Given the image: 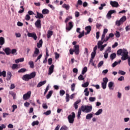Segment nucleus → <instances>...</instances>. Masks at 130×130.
I'll list each match as a JSON object with an SVG mask.
<instances>
[{
    "mask_svg": "<svg viewBox=\"0 0 130 130\" xmlns=\"http://www.w3.org/2000/svg\"><path fill=\"white\" fill-rule=\"evenodd\" d=\"M31 97V91H28L23 95V100H28Z\"/></svg>",
    "mask_w": 130,
    "mask_h": 130,
    "instance_id": "obj_7",
    "label": "nucleus"
},
{
    "mask_svg": "<svg viewBox=\"0 0 130 130\" xmlns=\"http://www.w3.org/2000/svg\"><path fill=\"white\" fill-rule=\"evenodd\" d=\"M74 49L73 50V49H70V54L71 55L74 54V52H75V54L78 55L80 53V46L79 45H76L74 46Z\"/></svg>",
    "mask_w": 130,
    "mask_h": 130,
    "instance_id": "obj_4",
    "label": "nucleus"
},
{
    "mask_svg": "<svg viewBox=\"0 0 130 130\" xmlns=\"http://www.w3.org/2000/svg\"><path fill=\"white\" fill-rule=\"evenodd\" d=\"M114 13H116V11L115 10H110L108 12L107 14V18H109L110 19L111 18V14H114Z\"/></svg>",
    "mask_w": 130,
    "mask_h": 130,
    "instance_id": "obj_12",
    "label": "nucleus"
},
{
    "mask_svg": "<svg viewBox=\"0 0 130 130\" xmlns=\"http://www.w3.org/2000/svg\"><path fill=\"white\" fill-rule=\"evenodd\" d=\"M48 63L49 66H51L52 64V58H50L48 59Z\"/></svg>",
    "mask_w": 130,
    "mask_h": 130,
    "instance_id": "obj_51",
    "label": "nucleus"
},
{
    "mask_svg": "<svg viewBox=\"0 0 130 130\" xmlns=\"http://www.w3.org/2000/svg\"><path fill=\"white\" fill-rule=\"evenodd\" d=\"M55 57L56 59L59 58V54L57 52H55Z\"/></svg>",
    "mask_w": 130,
    "mask_h": 130,
    "instance_id": "obj_57",
    "label": "nucleus"
},
{
    "mask_svg": "<svg viewBox=\"0 0 130 130\" xmlns=\"http://www.w3.org/2000/svg\"><path fill=\"white\" fill-rule=\"evenodd\" d=\"M42 13L43 15H47L49 14V11L48 10V9H44L42 11Z\"/></svg>",
    "mask_w": 130,
    "mask_h": 130,
    "instance_id": "obj_21",
    "label": "nucleus"
},
{
    "mask_svg": "<svg viewBox=\"0 0 130 130\" xmlns=\"http://www.w3.org/2000/svg\"><path fill=\"white\" fill-rule=\"evenodd\" d=\"M39 53H40V51L38 48H35L34 54L32 55L33 57H36V56H37Z\"/></svg>",
    "mask_w": 130,
    "mask_h": 130,
    "instance_id": "obj_15",
    "label": "nucleus"
},
{
    "mask_svg": "<svg viewBox=\"0 0 130 130\" xmlns=\"http://www.w3.org/2000/svg\"><path fill=\"white\" fill-rule=\"evenodd\" d=\"M59 94H60V96L62 97V96H63V95L66 94V91L63 89L60 90L59 91Z\"/></svg>",
    "mask_w": 130,
    "mask_h": 130,
    "instance_id": "obj_39",
    "label": "nucleus"
},
{
    "mask_svg": "<svg viewBox=\"0 0 130 130\" xmlns=\"http://www.w3.org/2000/svg\"><path fill=\"white\" fill-rule=\"evenodd\" d=\"M73 27H74V25H73V22L70 21L68 25V24L66 25V29L68 31H70V30H72Z\"/></svg>",
    "mask_w": 130,
    "mask_h": 130,
    "instance_id": "obj_8",
    "label": "nucleus"
},
{
    "mask_svg": "<svg viewBox=\"0 0 130 130\" xmlns=\"http://www.w3.org/2000/svg\"><path fill=\"white\" fill-rule=\"evenodd\" d=\"M54 70V66L53 64H52L49 68L48 75H51V74L53 73Z\"/></svg>",
    "mask_w": 130,
    "mask_h": 130,
    "instance_id": "obj_16",
    "label": "nucleus"
},
{
    "mask_svg": "<svg viewBox=\"0 0 130 130\" xmlns=\"http://www.w3.org/2000/svg\"><path fill=\"white\" fill-rule=\"evenodd\" d=\"M104 57L106 59L108 58V52H105V53H104Z\"/></svg>",
    "mask_w": 130,
    "mask_h": 130,
    "instance_id": "obj_64",
    "label": "nucleus"
},
{
    "mask_svg": "<svg viewBox=\"0 0 130 130\" xmlns=\"http://www.w3.org/2000/svg\"><path fill=\"white\" fill-rule=\"evenodd\" d=\"M5 44V38L0 37V45H4Z\"/></svg>",
    "mask_w": 130,
    "mask_h": 130,
    "instance_id": "obj_29",
    "label": "nucleus"
},
{
    "mask_svg": "<svg viewBox=\"0 0 130 130\" xmlns=\"http://www.w3.org/2000/svg\"><path fill=\"white\" fill-rule=\"evenodd\" d=\"M4 51L7 55H10L11 54V49L10 48H6Z\"/></svg>",
    "mask_w": 130,
    "mask_h": 130,
    "instance_id": "obj_19",
    "label": "nucleus"
},
{
    "mask_svg": "<svg viewBox=\"0 0 130 130\" xmlns=\"http://www.w3.org/2000/svg\"><path fill=\"white\" fill-rule=\"evenodd\" d=\"M35 25L38 29H40L41 28V20L38 19L35 23Z\"/></svg>",
    "mask_w": 130,
    "mask_h": 130,
    "instance_id": "obj_10",
    "label": "nucleus"
},
{
    "mask_svg": "<svg viewBox=\"0 0 130 130\" xmlns=\"http://www.w3.org/2000/svg\"><path fill=\"white\" fill-rule=\"evenodd\" d=\"M51 114V110H48V111H47L46 112H44L43 113V114L44 115H49L50 114Z\"/></svg>",
    "mask_w": 130,
    "mask_h": 130,
    "instance_id": "obj_48",
    "label": "nucleus"
},
{
    "mask_svg": "<svg viewBox=\"0 0 130 130\" xmlns=\"http://www.w3.org/2000/svg\"><path fill=\"white\" fill-rule=\"evenodd\" d=\"M117 55H122V60H126L128 58V52L126 49H119L117 51Z\"/></svg>",
    "mask_w": 130,
    "mask_h": 130,
    "instance_id": "obj_2",
    "label": "nucleus"
},
{
    "mask_svg": "<svg viewBox=\"0 0 130 130\" xmlns=\"http://www.w3.org/2000/svg\"><path fill=\"white\" fill-rule=\"evenodd\" d=\"M45 83H46V82H40L37 85L38 88H40V87H41L42 86H43V85H44V84H45Z\"/></svg>",
    "mask_w": 130,
    "mask_h": 130,
    "instance_id": "obj_36",
    "label": "nucleus"
},
{
    "mask_svg": "<svg viewBox=\"0 0 130 130\" xmlns=\"http://www.w3.org/2000/svg\"><path fill=\"white\" fill-rule=\"evenodd\" d=\"M35 77H36V72H34L30 74H26L23 75L22 79L24 80V81H29V80L34 78Z\"/></svg>",
    "mask_w": 130,
    "mask_h": 130,
    "instance_id": "obj_3",
    "label": "nucleus"
},
{
    "mask_svg": "<svg viewBox=\"0 0 130 130\" xmlns=\"http://www.w3.org/2000/svg\"><path fill=\"white\" fill-rule=\"evenodd\" d=\"M68 129H69V128L67 127V126H63L60 129V130H68Z\"/></svg>",
    "mask_w": 130,
    "mask_h": 130,
    "instance_id": "obj_56",
    "label": "nucleus"
},
{
    "mask_svg": "<svg viewBox=\"0 0 130 130\" xmlns=\"http://www.w3.org/2000/svg\"><path fill=\"white\" fill-rule=\"evenodd\" d=\"M110 4L111 6L113 7V8H118V7H119V4H118V2L116 1H111Z\"/></svg>",
    "mask_w": 130,
    "mask_h": 130,
    "instance_id": "obj_9",
    "label": "nucleus"
},
{
    "mask_svg": "<svg viewBox=\"0 0 130 130\" xmlns=\"http://www.w3.org/2000/svg\"><path fill=\"white\" fill-rule=\"evenodd\" d=\"M106 6V4L104 3L101 4V6L99 8V10H103V7Z\"/></svg>",
    "mask_w": 130,
    "mask_h": 130,
    "instance_id": "obj_49",
    "label": "nucleus"
},
{
    "mask_svg": "<svg viewBox=\"0 0 130 130\" xmlns=\"http://www.w3.org/2000/svg\"><path fill=\"white\" fill-rule=\"evenodd\" d=\"M118 74L119 75H122V76H123V75H125V72L122 71V70H119L118 71Z\"/></svg>",
    "mask_w": 130,
    "mask_h": 130,
    "instance_id": "obj_50",
    "label": "nucleus"
},
{
    "mask_svg": "<svg viewBox=\"0 0 130 130\" xmlns=\"http://www.w3.org/2000/svg\"><path fill=\"white\" fill-rule=\"evenodd\" d=\"M87 71H88V69L87 68V67H84L82 71V75H85L86 73H87Z\"/></svg>",
    "mask_w": 130,
    "mask_h": 130,
    "instance_id": "obj_35",
    "label": "nucleus"
},
{
    "mask_svg": "<svg viewBox=\"0 0 130 130\" xmlns=\"http://www.w3.org/2000/svg\"><path fill=\"white\" fill-rule=\"evenodd\" d=\"M108 87L110 90H113L114 87V83L112 82H110L108 84Z\"/></svg>",
    "mask_w": 130,
    "mask_h": 130,
    "instance_id": "obj_18",
    "label": "nucleus"
},
{
    "mask_svg": "<svg viewBox=\"0 0 130 130\" xmlns=\"http://www.w3.org/2000/svg\"><path fill=\"white\" fill-rule=\"evenodd\" d=\"M17 68H18V64H13L12 65V70H16V69H17Z\"/></svg>",
    "mask_w": 130,
    "mask_h": 130,
    "instance_id": "obj_54",
    "label": "nucleus"
},
{
    "mask_svg": "<svg viewBox=\"0 0 130 130\" xmlns=\"http://www.w3.org/2000/svg\"><path fill=\"white\" fill-rule=\"evenodd\" d=\"M75 117H76V114H75V112H72V114L68 116V119L69 123H74V121H75Z\"/></svg>",
    "mask_w": 130,
    "mask_h": 130,
    "instance_id": "obj_5",
    "label": "nucleus"
},
{
    "mask_svg": "<svg viewBox=\"0 0 130 130\" xmlns=\"http://www.w3.org/2000/svg\"><path fill=\"white\" fill-rule=\"evenodd\" d=\"M93 112L88 114L86 116V119H88V120H90L91 119V118H92V117H93Z\"/></svg>",
    "mask_w": 130,
    "mask_h": 130,
    "instance_id": "obj_20",
    "label": "nucleus"
},
{
    "mask_svg": "<svg viewBox=\"0 0 130 130\" xmlns=\"http://www.w3.org/2000/svg\"><path fill=\"white\" fill-rule=\"evenodd\" d=\"M77 5L78 6H82V5H83V2L82 0H78L77 2Z\"/></svg>",
    "mask_w": 130,
    "mask_h": 130,
    "instance_id": "obj_60",
    "label": "nucleus"
},
{
    "mask_svg": "<svg viewBox=\"0 0 130 130\" xmlns=\"http://www.w3.org/2000/svg\"><path fill=\"white\" fill-rule=\"evenodd\" d=\"M84 95L85 96H89V91H88V88H86L85 89H84Z\"/></svg>",
    "mask_w": 130,
    "mask_h": 130,
    "instance_id": "obj_37",
    "label": "nucleus"
},
{
    "mask_svg": "<svg viewBox=\"0 0 130 130\" xmlns=\"http://www.w3.org/2000/svg\"><path fill=\"white\" fill-rule=\"evenodd\" d=\"M85 29L86 31H87V32L85 33V35H88V34H89V33L91 32V30H92V28L90 25L85 27Z\"/></svg>",
    "mask_w": 130,
    "mask_h": 130,
    "instance_id": "obj_13",
    "label": "nucleus"
},
{
    "mask_svg": "<svg viewBox=\"0 0 130 130\" xmlns=\"http://www.w3.org/2000/svg\"><path fill=\"white\" fill-rule=\"evenodd\" d=\"M91 56L92 59H94L95 56H96V52H92L91 54Z\"/></svg>",
    "mask_w": 130,
    "mask_h": 130,
    "instance_id": "obj_45",
    "label": "nucleus"
},
{
    "mask_svg": "<svg viewBox=\"0 0 130 130\" xmlns=\"http://www.w3.org/2000/svg\"><path fill=\"white\" fill-rule=\"evenodd\" d=\"M103 112V110L102 109H100L98 111L94 114V115H100Z\"/></svg>",
    "mask_w": 130,
    "mask_h": 130,
    "instance_id": "obj_23",
    "label": "nucleus"
},
{
    "mask_svg": "<svg viewBox=\"0 0 130 130\" xmlns=\"http://www.w3.org/2000/svg\"><path fill=\"white\" fill-rule=\"evenodd\" d=\"M110 57L111 60H113V59L116 57V53H113L111 54Z\"/></svg>",
    "mask_w": 130,
    "mask_h": 130,
    "instance_id": "obj_27",
    "label": "nucleus"
},
{
    "mask_svg": "<svg viewBox=\"0 0 130 130\" xmlns=\"http://www.w3.org/2000/svg\"><path fill=\"white\" fill-rule=\"evenodd\" d=\"M12 78V73L11 72H8L6 76L7 81H10Z\"/></svg>",
    "mask_w": 130,
    "mask_h": 130,
    "instance_id": "obj_17",
    "label": "nucleus"
},
{
    "mask_svg": "<svg viewBox=\"0 0 130 130\" xmlns=\"http://www.w3.org/2000/svg\"><path fill=\"white\" fill-rule=\"evenodd\" d=\"M53 93V91L52 90L49 91L48 94L46 95V99H49V98L51 97V95H52Z\"/></svg>",
    "mask_w": 130,
    "mask_h": 130,
    "instance_id": "obj_25",
    "label": "nucleus"
},
{
    "mask_svg": "<svg viewBox=\"0 0 130 130\" xmlns=\"http://www.w3.org/2000/svg\"><path fill=\"white\" fill-rule=\"evenodd\" d=\"M36 85V83L34 82H31L29 83V86L30 87H34V86Z\"/></svg>",
    "mask_w": 130,
    "mask_h": 130,
    "instance_id": "obj_59",
    "label": "nucleus"
},
{
    "mask_svg": "<svg viewBox=\"0 0 130 130\" xmlns=\"http://www.w3.org/2000/svg\"><path fill=\"white\" fill-rule=\"evenodd\" d=\"M4 128H6V125L2 124L0 126V130H3V129H4Z\"/></svg>",
    "mask_w": 130,
    "mask_h": 130,
    "instance_id": "obj_62",
    "label": "nucleus"
},
{
    "mask_svg": "<svg viewBox=\"0 0 130 130\" xmlns=\"http://www.w3.org/2000/svg\"><path fill=\"white\" fill-rule=\"evenodd\" d=\"M25 72H27V69L22 68L18 71V73H25Z\"/></svg>",
    "mask_w": 130,
    "mask_h": 130,
    "instance_id": "obj_40",
    "label": "nucleus"
},
{
    "mask_svg": "<svg viewBox=\"0 0 130 130\" xmlns=\"http://www.w3.org/2000/svg\"><path fill=\"white\" fill-rule=\"evenodd\" d=\"M28 37H31L32 38H34L35 40H37V36L36 35V34L35 32L34 33H30L28 32L27 34Z\"/></svg>",
    "mask_w": 130,
    "mask_h": 130,
    "instance_id": "obj_11",
    "label": "nucleus"
},
{
    "mask_svg": "<svg viewBox=\"0 0 130 130\" xmlns=\"http://www.w3.org/2000/svg\"><path fill=\"white\" fill-rule=\"evenodd\" d=\"M103 63H104V62L103 61H101L98 64V68L102 67V66H103Z\"/></svg>",
    "mask_w": 130,
    "mask_h": 130,
    "instance_id": "obj_53",
    "label": "nucleus"
},
{
    "mask_svg": "<svg viewBox=\"0 0 130 130\" xmlns=\"http://www.w3.org/2000/svg\"><path fill=\"white\" fill-rule=\"evenodd\" d=\"M28 64L31 69H34V62L33 61H29Z\"/></svg>",
    "mask_w": 130,
    "mask_h": 130,
    "instance_id": "obj_30",
    "label": "nucleus"
},
{
    "mask_svg": "<svg viewBox=\"0 0 130 130\" xmlns=\"http://www.w3.org/2000/svg\"><path fill=\"white\" fill-rule=\"evenodd\" d=\"M118 81L121 82V81H124V77L123 76H121L118 79Z\"/></svg>",
    "mask_w": 130,
    "mask_h": 130,
    "instance_id": "obj_61",
    "label": "nucleus"
},
{
    "mask_svg": "<svg viewBox=\"0 0 130 130\" xmlns=\"http://www.w3.org/2000/svg\"><path fill=\"white\" fill-rule=\"evenodd\" d=\"M92 109H93V107L92 106H88V105H83L81 106V108L78 109L77 117L78 119L81 118V114L82 113V111L83 112H85V113H90L91 111H92Z\"/></svg>",
    "mask_w": 130,
    "mask_h": 130,
    "instance_id": "obj_1",
    "label": "nucleus"
},
{
    "mask_svg": "<svg viewBox=\"0 0 130 130\" xmlns=\"http://www.w3.org/2000/svg\"><path fill=\"white\" fill-rule=\"evenodd\" d=\"M48 56H49V54H48V49L47 48H46V56L48 58Z\"/></svg>",
    "mask_w": 130,
    "mask_h": 130,
    "instance_id": "obj_58",
    "label": "nucleus"
},
{
    "mask_svg": "<svg viewBox=\"0 0 130 130\" xmlns=\"http://www.w3.org/2000/svg\"><path fill=\"white\" fill-rule=\"evenodd\" d=\"M105 42H104L103 40L101 41H99L98 42V48H100V47L103 45V43Z\"/></svg>",
    "mask_w": 130,
    "mask_h": 130,
    "instance_id": "obj_24",
    "label": "nucleus"
},
{
    "mask_svg": "<svg viewBox=\"0 0 130 130\" xmlns=\"http://www.w3.org/2000/svg\"><path fill=\"white\" fill-rule=\"evenodd\" d=\"M62 8L64 9H66L67 10H70V5H68L67 4H63L62 5Z\"/></svg>",
    "mask_w": 130,
    "mask_h": 130,
    "instance_id": "obj_42",
    "label": "nucleus"
},
{
    "mask_svg": "<svg viewBox=\"0 0 130 130\" xmlns=\"http://www.w3.org/2000/svg\"><path fill=\"white\" fill-rule=\"evenodd\" d=\"M106 52H111V47H108L106 50Z\"/></svg>",
    "mask_w": 130,
    "mask_h": 130,
    "instance_id": "obj_63",
    "label": "nucleus"
},
{
    "mask_svg": "<svg viewBox=\"0 0 130 130\" xmlns=\"http://www.w3.org/2000/svg\"><path fill=\"white\" fill-rule=\"evenodd\" d=\"M39 124V121L38 120L34 121L31 123L32 126H35V125H38Z\"/></svg>",
    "mask_w": 130,
    "mask_h": 130,
    "instance_id": "obj_31",
    "label": "nucleus"
},
{
    "mask_svg": "<svg viewBox=\"0 0 130 130\" xmlns=\"http://www.w3.org/2000/svg\"><path fill=\"white\" fill-rule=\"evenodd\" d=\"M126 21V16H123L119 20L116 21V25L119 26L121 24L124 23Z\"/></svg>",
    "mask_w": 130,
    "mask_h": 130,
    "instance_id": "obj_6",
    "label": "nucleus"
},
{
    "mask_svg": "<svg viewBox=\"0 0 130 130\" xmlns=\"http://www.w3.org/2000/svg\"><path fill=\"white\" fill-rule=\"evenodd\" d=\"M106 85H107V82H102V87L103 89H105L106 88Z\"/></svg>",
    "mask_w": 130,
    "mask_h": 130,
    "instance_id": "obj_38",
    "label": "nucleus"
},
{
    "mask_svg": "<svg viewBox=\"0 0 130 130\" xmlns=\"http://www.w3.org/2000/svg\"><path fill=\"white\" fill-rule=\"evenodd\" d=\"M52 35H53V31H52V30L48 31L47 38H50V37H51Z\"/></svg>",
    "mask_w": 130,
    "mask_h": 130,
    "instance_id": "obj_26",
    "label": "nucleus"
},
{
    "mask_svg": "<svg viewBox=\"0 0 130 130\" xmlns=\"http://www.w3.org/2000/svg\"><path fill=\"white\" fill-rule=\"evenodd\" d=\"M2 76H3L4 78H6L7 76V72L5 71L0 72V77H2Z\"/></svg>",
    "mask_w": 130,
    "mask_h": 130,
    "instance_id": "obj_28",
    "label": "nucleus"
},
{
    "mask_svg": "<svg viewBox=\"0 0 130 130\" xmlns=\"http://www.w3.org/2000/svg\"><path fill=\"white\" fill-rule=\"evenodd\" d=\"M43 43V41H42V39L40 40L39 43H37L38 48H40V47H42Z\"/></svg>",
    "mask_w": 130,
    "mask_h": 130,
    "instance_id": "obj_22",
    "label": "nucleus"
},
{
    "mask_svg": "<svg viewBox=\"0 0 130 130\" xmlns=\"http://www.w3.org/2000/svg\"><path fill=\"white\" fill-rule=\"evenodd\" d=\"M95 100H96V98L95 97H90L89 98V101H90V102H94Z\"/></svg>",
    "mask_w": 130,
    "mask_h": 130,
    "instance_id": "obj_47",
    "label": "nucleus"
},
{
    "mask_svg": "<svg viewBox=\"0 0 130 130\" xmlns=\"http://www.w3.org/2000/svg\"><path fill=\"white\" fill-rule=\"evenodd\" d=\"M66 102H69L70 101V94L68 93H66Z\"/></svg>",
    "mask_w": 130,
    "mask_h": 130,
    "instance_id": "obj_52",
    "label": "nucleus"
},
{
    "mask_svg": "<svg viewBox=\"0 0 130 130\" xmlns=\"http://www.w3.org/2000/svg\"><path fill=\"white\" fill-rule=\"evenodd\" d=\"M30 19H31V17L30 15H29V14H27L25 16V20L26 21H29Z\"/></svg>",
    "mask_w": 130,
    "mask_h": 130,
    "instance_id": "obj_55",
    "label": "nucleus"
},
{
    "mask_svg": "<svg viewBox=\"0 0 130 130\" xmlns=\"http://www.w3.org/2000/svg\"><path fill=\"white\" fill-rule=\"evenodd\" d=\"M115 35L117 38H119L120 37V32L118 31H116Z\"/></svg>",
    "mask_w": 130,
    "mask_h": 130,
    "instance_id": "obj_46",
    "label": "nucleus"
},
{
    "mask_svg": "<svg viewBox=\"0 0 130 130\" xmlns=\"http://www.w3.org/2000/svg\"><path fill=\"white\" fill-rule=\"evenodd\" d=\"M11 54H13V55H17V49H13L11 51Z\"/></svg>",
    "mask_w": 130,
    "mask_h": 130,
    "instance_id": "obj_33",
    "label": "nucleus"
},
{
    "mask_svg": "<svg viewBox=\"0 0 130 130\" xmlns=\"http://www.w3.org/2000/svg\"><path fill=\"white\" fill-rule=\"evenodd\" d=\"M36 19H43L44 18V16L42 13H40L37 11V16H35Z\"/></svg>",
    "mask_w": 130,
    "mask_h": 130,
    "instance_id": "obj_14",
    "label": "nucleus"
},
{
    "mask_svg": "<svg viewBox=\"0 0 130 130\" xmlns=\"http://www.w3.org/2000/svg\"><path fill=\"white\" fill-rule=\"evenodd\" d=\"M80 34L78 36V38L81 39L83 37L85 36V31H82V32L79 33Z\"/></svg>",
    "mask_w": 130,
    "mask_h": 130,
    "instance_id": "obj_32",
    "label": "nucleus"
},
{
    "mask_svg": "<svg viewBox=\"0 0 130 130\" xmlns=\"http://www.w3.org/2000/svg\"><path fill=\"white\" fill-rule=\"evenodd\" d=\"M106 46H107V44L102 45L100 48V51H103V50H104V48H105V47H106Z\"/></svg>",
    "mask_w": 130,
    "mask_h": 130,
    "instance_id": "obj_34",
    "label": "nucleus"
},
{
    "mask_svg": "<svg viewBox=\"0 0 130 130\" xmlns=\"http://www.w3.org/2000/svg\"><path fill=\"white\" fill-rule=\"evenodd\" d=\"M89 86V82H86L84 83V84H82V87L83 88H87Z\"/></svg>",
    "mask_w": 130,
    "mask_h": 130,
    "instance_id": "obj_41",
    "label": "nucleus"
},
{
    "mask_svg": "<svg viewBox=\"0 0 130 130\" xmlns=\"http://www.w3.org/2000/svg\"><path fill=\"white\" fill-rule=\"evenodd\" d=\"M78 80H79V81H84V80H85L83 75H80V76L78 77Z\"/></svg>",
    "mask_w": 130,
    "mask_h": 130,
    "instance_id": "obj_44",
    "label": "nucleus"
},
{
    "mask_svg": "<svg viewBox=\"0 0 130 130\" xmlns=\"http://www.w3.org/2000/svg\"><path fill=\"white\" fill-rule=\"evenodd\" d=\"M71 91L72 92H74L75 91V88H76V84L73 83L72 85H71Z\"/></svg>",
    "mask_w": 130,
    "mask_h": 130,
    "instance_id": "obj_43",
    "label": "nucleus"
}]
</instances>
